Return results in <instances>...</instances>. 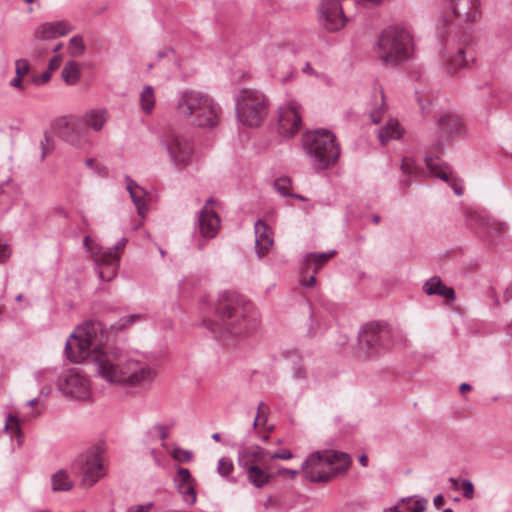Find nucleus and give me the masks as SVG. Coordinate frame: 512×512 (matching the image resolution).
Masks as SVG:
<instances>
[{
	"instance_id": "nucleus-1",
	"label": "nucleus",
	"mask_w": 512,
	"mask_h": 512,
	"mask_svg": "<svg viewBox=\"0 0 512 512\" xmlns=\"http://www.w3.org/2000/svg\"><path fill=\"white\" fill-rule=\"evenodd\" d=\"M109 334L100 321H87L70 335L65 354L71 362L86 361L97 376L111 384L138 385L151 381L155 371L147 364L130 358L120 349H104Z\"/></svg>"
},
{
	"instance_id": "nucleus-2",
	"label": "nucleus",
	"mask_w": 512,
	"mask_h": 512,
	"mask_svg": "<svg viewBox=\"0 0 512 512\" xmlns=\"http://www.w3.org/2000/svg\"><path fill=\"white\" fill-rule=\"evenodd\" d=\"M216 321L209 328L221 338L240 336L256 326L253 305L234 292H223L215 306Z\"/></svg>"
},
{
	"instance_id": "nucleus-3",
	"label": "nucleus",
	"mask_w": 512,
	"mask_h": 512,
	"mask_svg": "<svg viewBox=\"0 0 512 512\" xmlns=\"http://www.w3.org/2000/svg\"><path fill=\"white\" fill-rule=\"evenodd\" d=\"M350 457L333 450L316 451L303 462L301 471L310 482H329L334 476L345 472L350 465Z\"/></svg>"
},
{
	"instance_id": "nucleus-4",
	"label": "nucleus",
	"mask_w": 512,
	"mask_h": 512,
	"mask_svg": "<svg viewBox=\"0 0 512 512\" xmlns=\"http://www.w3.org/2000/svg\"><path fill=\"white\" fill-rule=\"evenodd\" d=\"M413 39L410 31L402 25L384 29L377 42V54L386 63L400 64L411 58Z\"/></svg>"
},
{
	"instance_id": "nucleus-5",
	"label": "nucleus",
	"mask_w": 512,
	"mask_h": 512,
	"mask_svg": "<svg viewBox=\"0 0 512 512\" xmlns=\"http://www.w3.org/2000/svg\"><path fill=\"white\" fill-rule=\"evenodd\" d=\"M303 148L316 171L335 165L340 155L334 134L324 129L307 132L303 138Z\"/></svg>"
},
{
	"instance_id": "nucleus-6",
	"label": "nucleus",
	"mask_w": 512,
	"mask_h": 512,
	"mask_svg": "<svg viewBox=\"0 0 512 512\" xmlns=\"http://www.w3.org/2000/svg\"><path fill=\"white\" fill-rule=\"evenodd\" d=\"M443 22L446 33L461 35L463 42L470 40L468 30L481 16V0H445Z\"/></svg>"
},
{
	"instance_id": "nucleus-7",
	"label": "nucleus",
	"mask_w": 512,
	"mask_h": 512,
	"mask_svg": "<svg viewBox=\"0 0 512 512\" xmlns=\"http://www.w3.org/2000/svg\"><path fill=\"white\" fill-rule=\"evenodd\" d=\"M268 113L266 96L255 89H243L236 98V115L245 126L257 127Z\"/></svg>"
},
{
	"instance_id": "nucleus-8",
	"label": "nucleus",
	"mask_w": 512,
	"mask_h": 512,
	"mask_svg": "<svg viewBox=\"0 0 512 512\" xmlns=\"http://www.w3.org/2000/svg\"><path fill=\"white\" fill-rule=\"evenodd\" d=\"M388 337L389 331L385 325L377 322L366 323L358 333V352L367 360L373 359L387 349Z\"/></svg>"
},
{
	"instance_id": "nucleus-9",
	"label": "nucleus",
	"mask_w": 512,
	"mask_h": 512,
	"mask_svg": "<svg viewBox=\"0 0 512 512\" xmlns=\"http://www.w3.org/2000/svg\"><path fill=\"white\" fill-rule=\"evenodd\" d=\"M161 143L175 167L183 168L191 163L194 142L190 137L176 130H169L163 135Z\"/></svg>"
},
{
	"instance_id": "nucleus-10",
	"label": "nucleus",
	"mask_w": 512,
	"mask_h": 512,
	"mask_svg": "<svg viewBox=\"0 0 512 512\" xmlns=\"http://www.w3.org/2000/svg\"><path fill=\"white\" fill-rule=\"evenodd\" d=\"M58 387L64 395L76 400H86L92 394L89 379L76 370L62 373L58 380Z\"/></svg>"
},
{
	"instance_id": "nucleus-11",
	"label": "nucleus",
	"mask_w": 512,
	"mask_h": 512,
	"mask_svg": "<svg viewBox=\"0 0 512 512\" xmlns=\"http://www.w3.org/2000/svg\"><path fill=\"white\" fill-rule=\"evenodd\" d=\"M82 473L81 484L87 488L95 485L104 475V465L99 451H87L75 462Z\"/></svg>"
},
{
	"instance_id": "nucleus-12",
	"label": "nucleus",
	"mask_w": 512,
	"mask_h": 512,
	"mask_svg": "<svg viewBox=\"0 0 512 512\" xmlns=\"http://www.w3.org/2000/svg\"><path fill=\"white\" fill-rule=\"evenodd\" d=\"M301 127V106L290 101L279 108L278 131L285 137L294 136Z\"/></svg>"
},
{
	"instance_id": "nucleus-13",
	"label": "nucleus",
	"mask_w": 512,
	"mask_h": 512,
	"mask_svg": "<svg viewBox=\"0 0 512 512\" xmlns=\"http://www.w3.org/2000/svg\"><path fill=\"white\" fill-rule=\"evenodd\" d=\"M319 20L330 32L343 28L347 19L339 0H323L319 6Z\"/></svg>"
},
{
	"instance_id": "nucleus-14",
	"label": "nucleus",
	"mask_w": 512,
	"mask_h": 512,
	"mask_svg": "<svg viewBox=\"0 0 512 512\" xmlns=\"http://www.w3.org/2000/svg\"><path fill=\"white\" fill-rule=\"evenodd\" d=\"M208 96L206 93L195 90L181 92L176 103L177 114L191 122L197 113L202 110Z\"/></svg>"
},
{
	"instance_id": "nucleus-15",
	"label": "nucleus",
	"mask_w": 512,
	"mask_h": 512,
	"mask_svg": "<svg viewBox=\"0 0 512 512\" xmlns=\"http://www.w3.org/2000/svg\"><path fill=\"white\" fill-rule=\"evenodd\" d=\"M208 96L206 93L195 90L181 92L176 103L177 114L191 122L197 113L202 110Z\"/></svg>"
},
{
	"instance_id": "nucleus-16",
	"label": "nucleus",
	"mask_w": 512,
	"mask_h": 512,
	"mask_svg": "<svg viewBox=\"0 0 512 512\" xmlns=\"http://www.w3.org/2000/svg\"><path fill=\"white\" fill-rule=\"evenodd\" d=\"M334 255V250L323 253L307 254L303 259L301 268V285L305 287H313L316 283L315 275Z\"/></svg>"
},
{
	"instance_id": "nucleus-17",
	"label": "nucleus",
	"mask_w": 512,
	"mask_h": 512,
	"mask_svg": "<svg viewBox=\"0 0 512 512\" xmlns=\"http://www.w3.org/2000/svg\"><path fill=\"white\" fill-rule=\"evenodd\" d=\"M94 261L98 266V276L102 281H111L117 272L119 264V255H117L114 249H103L99 248L97 252H92Z\"/></svg>"
},
{
	"instance_id": "nucleus-18",
	"label": "nucleus",
	"mask_w": 512,
	"mask_h": 512,
	"mask_svg": "<svg viewBox=\"0 0 512 512\" xmlns=\"http://www.w3.org/2000/svg\"><path fill=\"white\" fill-rule=\"evenodd\" d=\"M221 117V106L209 95L202 110L197 113L191 123L199 128L213 129L219 125Z\"/></svg>"
},
{
	"instance_id": "nucleus-19",
	"label": "nucleus",
	"mask_w": 512,
	"mask_h": 512,
	"mask_svg": "<svg viewBox=\"0 0 512 512\" xmlns=\"http://www.w3.org/2000/svg\"><path fill=\"white\" fill-rule=\"evenodd\" d=\"M215 203L214 198L211 197L207 199L203 209L199 212V230L201 235L205 238L215 237L220 227V219L217 213L211 208Z\"/></svg>"
},
{
	"instance_id": "nucleus-20",
	"label": "nucleus",
	"mask_w": 512,
	"mask_h": 512,
	"mask_svg": "<svg viewBox=\"0 0 512 512\" xmlns=\"http://www.w3.org/2000/svg\"><path fill=\"white\" fill-rule=\"evenodd\" d=\"M439 127V140L436 141L435 148L441 150L444 141L449 140L451 137L461 134L463 123L459 116L453 113L442 114L438 119Z\"/></svg>"
},
{
	"instance_id": "nucleus-21",
	"label": "nucleus",
	"mask_w": 512,
	"mask_h": 512,
	"mask_svg": "<svg viewBox=\"0 0 512 512\" xmlns=\"http://www.w3.org/2000/svg\"><path fill=\"white\" fill-rule=\"evenodd\" d=\"M73 30L72 24L67 20L45 22L34 31V37L41 40H51L62 37Z\"/></svg>"
},
{
	"instance_id": "nucleus-22",
	"label": "nucleus",
	"mask_w": 512,
	"mask_h": 512,
	"mask_svg": "<svg viewBox=\"0 0 512 512\" xmlns=\"http://www.w3.org/2000/svg\"><path fill=\"white\" fill-rule=\"evenodd\" d=\"M60 137L66 142L79 146L87 138V131L83 127V123L80 119H74L65 122L63 126L59 128Z\"/></svg>"
},
{
	"instance_id": "nucleus-23",
	"label": "nucleus",
	"mask_w": 512,
	"mask_h": 512,
	"mask_svg": "<svg viewBox=\"0 0 512 512\" xmlns=\"http://www.w3.org/2000/svg\"><path fill=\"white\" fill-rule=\"evenodd\" d=\"M267 456L265 449L258 445L244 446L238 452V465L242 469L263 464Z\"/></svg>"
},
{
	"instance_id": "nucleus-24",
	"label": "nucleus",
	"mask_w": 512,
	"mask_h": 512,
	"mask_svg": "<svg viewBox=\"0 0 512 512\" xmlns=\"http://www.w3.org/2000/svg\"><path fill=\"white\" fill-rule=\"evenodd\" d=\"M254 230L256 253L259 258H262L273 245L272 232L270 227L263 220H258L255 223Z\"/></svg>"
},
{
	"instance_id": "nucleus-25",
	"label": "nucleus",
	"mask_w": 512,
	"mask_h": 512,
	"mask_svg": "<svg viewBox=\"0 0 512 512\" xmlns=\"http://www.w3.org/2000/svg\"><path fill=\"white\" fill-rule=\"evenodd\" d=\"M108 120V111L105 108L91 109L87 111L80 121L83 123V127L87 130L88 128L94 131H100L104 124Z\"/></svg>"
},
{
	"instance_id": "nucleus-26",
	"label": "nucleus",
	"mask_w": 512,
	"mask_h": 512,
	"mask_svg": "<svg viewBox=\"0 0 512 512\" xmlns=\"http://www.w3.org/2000/svg\"><path fill=\"white\" fill-rule=\"evenodd\" d=\"M427 499L423 497L410 496L401 498L389 510L391 512H423L427 506Z\"/></svg>"
},
{
	"instance_id": "nucleus-27",
	"label": "nucleus",
	"mask_w": 512,
	"mask_h": 512,
	"mask_svg": "<svg viewBox=\"0 0 512 512\" xmlns=\"http://www.w3.org/2000/svg\"><path fill=\"white\" fill-rule=\"evenodd\" d=\"M373 98L370 103L369 117L374 124H379L387 109L384 91L381 86L374 87Z\"/></svg>"
},
{
	"instance_id": "nucleus-28",
	"label": "nucleus",
	"mask_w": 512,
	"mask_h": 512,
	"mask_svg": "<svg viewBox=\"0 0 512 512\" xmlns=\"http://www.w3.org/2000/svg\"><path fill=\"white\" fill-rule=\"evenodd\" d=\"M469 217L477 221L490 235H502L506 229V224L499 222L488 215H484L478 212L470 214Z\"/></svg>"
},
{
	"instance_id": "nucleus-29",
	"label": "nucleus",
	"mask_w": 512,
	"mask_h": 512,
	"mask_svg": "<svg viewBox=\"0 0 512 512\" xmlns=\"http://www.w3.org/2000/svg\"><path fill=\"white\" fill-rule=\"evenodd\" d=\"M127 190L130 194V197L137 208V212L140 216H144L147 208L146 197L147 193L143 188H141L136 182L131 179H128Z\"/></svg>"
},
{
	"instance_id": "nucleus-30",
	"label": "nucleus",
	"mask_w": 512,
	"mask_h": 512,
	"mask_svg": "<svg viewBox=\"0 0 512 512\" xmlns=\"http://www.w3.org/2000/svg\"><path fill=\"white\" fill-rule=\"evenodd\" d=\"M402 135V130L397 120L389 119L384 127L378 132V138L382 145H385L389 140L398 139Z\"/></svg>"
},
{
	"instance_id": "nucleus-31",
	"label": "nucleus",
	"mask_w": 512,
	"mask_h": 512,
	"mask_svg": "<svg viewBox=\"0 0 512 512\" xmlns=\"http://www.w3.org/2000/svg\"><path fill=\"white\" fill-rule=\"evenodd\" d=\"M52 490L55 492L70 491L73 488V482L70 480L66 470H58L51 477Z\"/></svg>"
},
{
	"instance_id": "nucleus-32",
	"label": "nucleus",
	"mask_w": 512,
	"mask_h": 512,
	"mask_svg": "<svg viewBox=\"0 0 512 512\" xmlns=\"http://www.w3.org/2000/svg\"><path fill=\"white\" fill-rule=\"evenodd\" d=\"M247 474L249 483L257 488H261L266 485L270 480V475L267 474L263 469L257 466H250L244 469Z\"/></svg>"
},
{
	"instance_id": "nucleus-33",
	"label": "nucleus",
	"mask_w": 512,
	"mask_h": 512,
	"mask_svg": "<svg viewBox=\"0 0 512 512\" xmlns=\"http://www.w3.org/2000/svg\"><path fill=\"white\" fill-rule=\"evenodd\" d=\"M287 361L291 364L292 376L294 380H304L307 377V371L301 364V356L296 351L287 353Z\"/></svg>"
},
{
	"instance_id": "nucleus-34",
	"label": "nucleus",
	"mask_w": 512,
	"mask_h": 512,
	"mask_svg": "<svg viewBox=\"0 0 512 512\" xmlns=\"http://www.w3.org/2000/svg\"><path fill=\"white\" fill-rule=\"evenodd\" d=\"M30 72V65L26 59L15 61V77L10 81L14 88L23 89V77Z\"/></svg>"
},
{
	"instance_id": "nucleus-35",
	"label": "nucleus",
	"mask_w": 512,
	"mask_h": 512,
	"mask_svg": "<svg viewBox=\"0 0 512 512\" xmlns=\"http://www.w3.org/2000/svg\"><path fill=\"white\" fill-rule=\"evenodd\" d=\"M155 93L152 86L147 85L140 93V107L143 113L150 115L155 107Z\"/></svg>"
},
{
	"instance_id": "nucleus-36",
	"label": "nucleus",
	"mask_w": 512,
	"mask_h": 512,
	"mask_svg": "<svg viewBox=\"0 0 512 512\" xmlns=\"http://www.w3.org/2000/svg\"><path fill=\"white\" fill-rule=\"evenodd\" d=\"M61 76L66 84H76L80 78V70L78 64L74 61H69L62 69Z\"/></svg>"
},
{
	"instance_id": "nucleus-37",
	"label": "nucleus",
	"mask_w": 512,
	"mask_h": 512,
	"mask_svg": "<svg viewBox=\"0 0 512 512\" xmlns=\"http://www.w3.org/2000/svg\"><path fill=\"white\" fill-rule=\"evenodd\" d=\"M467 64L468 60L466 58L464 47H459L454 55L447 58V65L451 71H457L458 69L465 67Z\"/></svg>"
},
{
	"instance_id": "nucleus-38",
	"label": "nucleus",
	"mask_w": 512,
	"mask_h": 512,
	"mask_svg": "<svg viewBox=\"0 0 512 512\" xmlns=\"http://www.w3.org/2000/svg\"><path fill=\"white\" fill-rule=\"evenodd\" d=\"M425 162L427 167L435 176H437L443 181L449 182L450 174L447 171H445L441 165L438 164L436 159L427 156L425 158Z\"/></svg>"
},
{
	"instance_id": "nucleus-39",
	"label": "nucleus",
	"mask_w": 512,
	"mask_h": 512,
	"mask_svg": "<svg viewBox=\"0 0 512 512\" xmlns=\"http://www.w3.org/2000/svg\"><path fill=\"white\" fill-rule=\"evenodd\" d=\"M178 491L182 494L185 502L193 504L196 501L195 482H191L186 485H180Z\"/></svg>"
},
{
	"instance_id": "nucleus-40",
	"label": "nucleus",
	"mask_w": 512,
	"mask_h": 512,
	"mask_svg": "<svg viewBox=\"0 0 512 512\" xmlns=\"http://www.w3.org/2000/svg\"><path fill=\"white\" fill-rule=\"evenodd\" d=\"M234 470L233 462L228 457H222L218 461L217 472L222 477H229Z\"/></svg>"
},
{
	"instance_id": "nucleus-41",
	"label": "nucleus",
	"mask_w": 512,
	"mask_h": 512,
	"mask_svg": "<svg viewBox=\"0 0 512 512\" xmlns=\"http://www.w3.org/2000/svg\"><path fill=\"white\" fill-rule=\"evenodd\" d=\"M401 170L403 175L407 176H417L419 174V169L416 166L415 161L409 157L402 159Z\"/></svg>"
},
{
	"instance_id": "nucleus-42",
	"label": "nucleus",
	"mask_w": 512,
	"mask_h": 512,
	"mask_svg": "<svg viewBox=\"0 0 512 512\" xmlns=\"http://www.w3.org/2000/svg\"><path fill=\"white\" fill-rule=\"evenodd\" d=\"M191 482H195V479L192 477L190 471L187 468H178L175 476L176 486L179 487L180 485H186Z\"/></svg>"
},
{
	"instance_id": "nucleus-43",
	"label": "nucleus",
	"mask_w": 512,
	"mask_h": 512,
	"mask_svg": "<svg viewBox=\"0 0 512 512\" xmlns=\"http://www.w3.org/2000/svg\"><path fill=\"white\" fill-rule=\"evenodd\" d=\"M428 295H439L442 296L448 300H454L455 299V292L452 288L447 287L446 285H443L440 290H433L431 287L427 289Z\"/></svg>"
},
{
	"instance_id": "nucleus-44",
	"label": "nucleus",
	"mask_w": 512,
	"mask_h": 512,
	"mask_svg": "<svg viewBox=\"0 0 512 512\" xmlns=\"http://www.w3.org/2000/svg\"><path fill=\"white\" fill-rule=\"evenodd\" d=\"M5 431H10L11 433L21 434L19 421L16 416L9 414L6 418V422L4 425Z\"/></svg>"
},
{
	"instance_id": "nucleus-45",
	"label": "nucleus",
	"mask_w": 512,
	"mask_h": 512,
	"mask_svg": "<svg viewBox=\"0 0 512 512\" xmlns=\"http://www.w3.org/2000/svg\"><path fill=\"white\" fill-rule=\"evenodd\" d=\"M460 488L463 492V497L465 499L471 500L475 495L474 484L469 479H464L461 481Z\"/></svg>"
},
{
	"instance_id": "nucleus-46",
	"label": "nucleus",
	"mask_w": 512,
	"mask_h": 512,
	"mask_svg": "<svg viewBox=\"0 0 512 512\" xmlns=\"http://www.w3.org/2000/svg\"><path fill=\"white\" fill-rule=\"evenodd\" d=\"M71 53L74 55L82 54L85 50L83 38L79 35L73 36L70 39Z\"/></svg>"
},
{
	"instance_id": "nucleus-47",
	"label": "nucleus",
	"mask_w": 512,
	"mask_h": 512,
	"mask_svg": "<svg viewBox=\"0 0 512 512\" xmlns=\"http://www.w3.org/2000/svg\"><path fill=\"white\" fill-rule=\"evenodd\" d=\"M148 434L153 437L154 435H158L160 439L166 440L169 436L168 428L162 424L154 425L149 431Z\"/></svg>"
},
{
	"instance_id": "nucleus-48",
	"label": "nucleus",
	"mask_w": 512,
	"mask_h": 512,
	"mask_svg": "<svg viewBox=\"0 0 512 512\" xmlns=\"http://www.w3.org/2000/svg\"><path fill=\"white\" fill-rule=\"evenodd\" d=\"M53 137L49 133L44 134V139L41 141L42 146V156L41 159H44L46 155L53 149Z\"/></svg>"
},
{
	"instance_id": "nucleus-49",
	"label": "nucleus",
	"mask_w": 512,
	"mask_h": 512,
	"mask_svg": "<svg viewBox=\"0 0 512 512\" xmlns=\"http://www.w3.org/2000/svg\"><path fill=\"white\" fill-rule=\"evenodd\" d=\"M289 185H290V181L285 178L277 179L274 183L276 190L283 196L289 195L288 194Z\"/></svg>"
},
{
	"instance_id": "nucleus-50",
	"label": "nucleus",
	"mask_w": 512,
	"mask_h": 512,
	"mask_svg": "<svg viewBox=\"0 0 512 512\" xmlns=\"http://www.w3.org/2000/svg\"><path fill=\"white\" fill-rule=\"evenodd\" d=\"M444 284L437 277H432L424 284V291L427 293V289L431 287L433 290H440Z\"/></svg>"
},
{
	"instance_id": "nucleus-51",
	"label": "nucleus",
	"mask_w": 512,
	"mask_h": 512,
	"mask_svg": "<svg viewBox=\"0 0 512 512\" xmlns=\"http://www.w3.org/2000/svg\"><path fill=\"white\" fill-rule=\"evenodd\" d=\"M295 71L292 67H288L287 71L283 74H280L278 71H275L274 77H276L282 83H285L293 78Z\"/></svg>"
},
{
	"instance_id": "nucleus-52",
	"label": "nucleus",
	"mask_w": 512,
	"mask_h": 512,
	"mask_svg": "<svg viewBox=\"0 0 512 512\" xmlns=\"http://www.w3.org/2000/svg\"><path fill=\"white\" fill-rule=\"evenodd\" d=\"M192 453L187 450L175 449L173 453V457L178 461H189L191 459Z\"/></svg>"
},
{
	"instance_id": "nucleus-53",
	"label": "nucleus",
	"mask_w": 512,
	"mask_h": 512,
	"mask_svg": "<svg viewBox=\"0 0 512 512\" xmlns=\"http://www.w3.org/2000/svg\"><path fill=\"white\" fill-rule=\"evenodd\" d=\"M292 457H293L292 453L287 449L275 452L269 456L270 460H274V459L288 460V459H291Z\"/></svg>"
},
{
	"instance_id": "nucleus-54",
	"label": "nucleus",
	"mask_w": 512,
	"mask_h": 512,
	"mask_svg": "<svg viewBox=\"0 0 512 512\" xmlns=\"http://www.w3.org/2000/svg\"><path fill=\"white\" fill-rule=\"evenodd\" d=\"M50 79L51 72L47 70L38 76H34L32 80L36 85H42L44 83H47Z\"/></svg>"
},
{
	"instance_id": "nucleus-55",
	"label": "nucleus",
	"mask_w": 512,
	"mask_h": 512,
	"mask_svg": "<svg viewBox=\"0 0 512 512\" xmlns=\"http://www.w3.org/2000/svg\"><path fill=\"white\" fill-rule=\"evenodd\" d=\"M123 322L125 323L126 327H130L131 325H133L134 323H136L137 321H139L141 319V315L140 314H131V315H126V316H123L121 317Z\"/></svg>"
},
{
	"instance_id": "nucleus-56",
	"label": "nucleus",
	"mask_w": 512,
	"mask_h": 512,
	"mask_svg": "<svg viewBox=\"0 0 512 512\" xmlns=\"http://www.w3.org/2000/svg\"><path fill=\"white\" fill-rule=\"evenodd\" d=\"M152 504L149 503L147 505H135L131 506L127 509L126 512H149Z\"/></svg>"
},
{
	"instance_id": "nucleus-57",
	"label": "nucleus",
	"mask_w": 512,
	"mask_h": 512,
	"mask_svg": "<svg viewBox=\"0 0 512 512\" xmlns=\"http://www.w3.org/2000/svg\"><path fill=\"white\" fill-rule=\"evenodd\" d=\"M60 63H61V57L60 56H55L53 57L52 59H50L49 61V64H48V70L50 72L56 70L59 68L60 66Z\"/></svg>"
},
{
	"instance_id": "nucleus-58",
	"label": "nucleus",
	"mask_w": 512,
	"mask_h": 512,
	"mask_svg": "<svg viewBox=\"0 0 512 512\" xmlns=\"http://www.w3.org/2000/svg\"><path fill=\"white\" fill-rule=\"evenodd\" d=\"M299 473H300L299 470H293V469H288V468H282L279 470V474H286L290 478H295Z\"/></svg>"
},
{
	"instance_id": "nucleus-59",
	"label": "nucleus",
	"mask_w": 512,
	"mask_h": 512,
	"mask_svg": "<svg viewBox=\"0 0 512 512\" xmlns=\"http://www.w3.org/2000/svg\"><path fill=\"white\" fill-rule=\"evenodd\" d=\"M126 328L127 327H126L125 323L123 322L122 318H120L118 321H116L114 324L111 325V329H113L115 331H122Z\"/></svg>"
},
{
	"instance_id": "nucleus-60",
	"label": "nucleus",
	"mask_w": 512,
	"mask_h": 512,
	"mask_svg": "<svg viewBox=\"0 0 512 512\" xmlns=\"http://www.w3.org/2000/svg\"><path fill=\"white\" fill-rule=\"evenodd\" d=\"M264 409H265V404H264V403H262V402H261V403H259V405H258V413H257V415H256V417H255V419H254V423H253V425H254V426H257V425H258V422H259V420H260V415H261L262 413H264Z\"/></svg>"
},
{
	"instance_id": "nucleus-61",
	"label": "nucleus",
	"mask_w": 512,
	"mask_h": 512,
	"mask_svg": "<svg viewBox=\"0 0 512 512\" xmlns=\"http://www.w3.org/2000/svg\"><path fill=\"white\" fill-rule=\"evenodd\" d=\"M444 497L442 494H438L434 497L433 503L436 506V508H441L444 505Z\"/></svg>"
},
{
	"instance_id": "nucleus-62",
	"label": "nucleus",
	"mask_w": 512,
	"mask_h": 512,
	"mask_svg": "<svg viewBox=\"0 0 512 512\" xmlns=\"http://www.w3.org/2000/svg\"><path fill=\"white\" fill-rule=\"evenodd\" d=\"M10 254V250L6 245H0V261L5 260Z\"/></svg>"
},
{
	"instance_id": "nucleus-63",
	"label": "nucleus",
	"mask_w": 512,
	"mask_h": 512,
	"mask_svg": "<svg viewBox=\"0 0 512 512\" xmlns=\"http://www.w3.org/2000/svg\"><path fill=\"white\" fill-rule=\"evenodd\" d=\"M127 242L126 238H122L115 246L110 247L109 249H114L115 253L118 255L117 251L121 250L125 247Z\"/></svg>"
},
{
	"instance_id": "nucleus-64",
	"label": "nucleus",
	"mask_w": 512,
	"mask_h": 512,
	"mask_svg": "<svg viewBox=\"0 0 512 512\" xmlns=\"http://www.w3.org/2000/svg\"><path fill=\"white\" fill-rule=\"evenodd\" d=\"M302 71L309 75H316L315 70L312 68L311 64L309 62H306Z\"/></svg>"
}]
</instances>
